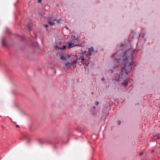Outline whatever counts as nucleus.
<instances>
[{
  "instance_id": "1",
  "label": "nucleus",
  "mask_w": 160,
  "mask_h": 160,
  "mask_svg": "<svg viewBox=\"0 0 160 160\" xmlns=\"http://www.w3.org/2000/svg\"><path fill=\"white\" fill-rule=\"evenodd\" d=\"M130 50H126L123 57V60L121 64V72L118 75L119 83L123 86H125L128 84L127 80L123 79L124 77L128 74L129 70L133 67L132 57L126 54V53Z\"/></svg>"
},
{
  "instance_id": "2",
  "label": "nucleus",
  "mask_w": 160,
  "mask_h": 160,
  "mask_svg": "<svg viewBox=\"0 0 160 160\" xmlns=\"http://www.w3.org/2000/svg\"><path fill=\"white\" fill-rule=\"evenodd\" d=\"M78 45H79L78 44L77 45V44H74V43H71V42H69L68 44V48H70L73 47L75 46H78Z\"/></svg>"
},
{
  "instance_id": "3",
  "label": "nucleus",
  "mask_w": 160,
  "mask_h": 160,
  "mask_svg": "<svg viewBox=\"0 0 160 160\" xmlns=\"http://www.w3.org/2000/svg\"><path fill=\"white\" fill-rule=\"evenodd\" d=\"M93 51V48L92 47H91L88 49V53L89 56H91Z\"/></svg>"
},
{
  "instance_id": "4",
  "label": "nucleus",
  "mask_w": 160,
  "mask_h": 160,
  "mask_svg": "<svg viewBox=\"0 0 160 160\" xmlns=\"http://www.w3.org/2000/svg\"><path fill=\"white\" fill-rule=\"evenodd\" d=\"M48 23L51 26H54L55 24L53 21L52 22L50 20L48 21Z\"/></svg>"
},
{
  "instance_id": "5",
  "label": "nucleus",
  "mask_w": 160,
  "mask_h": 160,
  "mask_svg": "<svg viewBox=\"0 0 160 160\" xmlns=\"http://www.w3.org/2000/svg\"><path fill=\"white\" fill-rule=\"evenodd\" d=\"M60 58L62 60H66V58L64 57V56L63 55H62L60 57Z\"/></svg>"
},
{
  "instance_id": "6",
  "label": "nucleus",
  "mask_w": 160,
  "mask_h": 160,
  "mask_svg": "<svg viewBox=\"0 0 160 160\" xmlns=\"http://www.w3.org/2000/svg\"><path fill=\"white\" fill-rule=\"evenodd\" d=\"M81 62L83 64H85L86 65V66H88V64H89V62L88 63H87L86 62Z\"/></svg>"
},
{
  "instance_id": "7",
  "label": "nucleus",
  "mask_w": 160,
  "mask_h": 160,
  "mask_svg": "<svg viewBox=\"0 0 160 160\" xmlns=\"http://www.w3.org/2000/svg\"><path fill=\"white\" fill-rule=\"evenodd\" d=\"M81 59L82 61H84L85 60V59L84 58V57L83 55H82L81 57Z\"/></svg>"
},
{
  "instance_id": "8",
  "label": "nucleus",
  "mask_w": 160,
  "mask_h": 160,
  "mask_svg": "<svg viewBox=\"0 0 160 160\" xmlns=\"http://www.w3.org/2000/svg\"><path fill=\"white\" fill-rule=\"evenodd\" d=\"M66 46L65 45H63L62 47H61L60 48L61 49H65L66 48Z\"/></svg>"
},
{
  "instance_id": "9",
  "label": "nucleus",
  "mask_w": 160,
  "mask_h": 160,
  "mask_svg": "<svg viewBox=\"0 0 160 160\" xmlns=\"http://www.w3.org/2000/svg\"><path fill=\"white\" fill-rule=\"evenodd\" d=\"M27 27L28 28V29L29 30H31V27L29 26V25H27Z\"/></svg>"
},
{
  "instance_id": "10",
  "label": "nucleus",
  "mask_w": 160,
  "mask_h": 160,
  "mask_svg": "<svg viewBox=\"0 0 160 160\" xmlns=\"http://www.w3.org/2000/svg\"><path fill=\"white\" fill-rule=\"evenodd\" d=\"M48 21L50 20V21H51V20H52V18L51 17H49L48 18Z\"/></svg>"
},
{
  "instance_id": "11",
  "label": "nucleus",
  "mask_w": 160,
  "mask_h": 160,
  "mask_svg": "<svg viewBox=\"0 0 160 160\" xmlns=\"http://www.w3.org/2000/svg\"><path fill=\"white\" fill-rule=\"evenodd\" d=\"M77 62V60L74 61H72V65L73 64H76Z\"/></svg>"
},
{
  "instance_id": "12",
  "label": "nucleus",
  "mask_w": 160,
  "mask_h": 160,
  "mask_svg": "<svg viewBox=\"0 0 160 160\" xmlns=\"http://www.w3.org/2000/svg\"><path fill=\"white\" fill-rule=\"evenodd\" d=\"M70 63L68 62L65 64V65L67 67L68 65H70Z\"/></svg>"
},
{
  "instance_id": "13",
  "label": "nucleus",
  "mask_w": 160,
  "mask_h": 160,
  "mask_svg": "<svg viewBox=\"0 0 160 160\" xmlns=\"http://www.w3.org/2000/svg\"><path fill=\"white\" fill-rule=\"evenodd\" d=\"M118 122L119 125H120L121 124V121L120 120H118Z\"/></svg>"
},
{
  "instance_id": "14",
  "label": "nucleus",
  "mask_w": 160,
  "mask_h": 160,
  "mask_svg": "<svg viewBox=\"0 0 160 160\" xmlns=\"http://www.w3.org/2000/svg\"><path fill=\"white\" fill-rule=\"evenodd\" d=\"M116 60L118 62V63H119L120 62V60L119 59H116Z\"/></svg>"
},
{
  "instance_id": "15",
  "label": "nucleus",
  "mask_w": 160,
  "mask_h": 160,
  "mask_svg": "<svg viewBox=\"0 0 160 160\" xmlns=\"http://www.w3.org/2000/svg\"><path fill=\"white\" fill-rule=\"evenodd\" d=\"M95 104L98 105L99 104V102H96Z\"/></svg>"
},
{
  "instance_id": "16",
  "label": "nucleus",
  "mask_w": 160,
  "mask_h": 160,
  "mask_svg": "<svg viewBox=\"0 0 160 160\" xmlns=\"http://www.w3.org/2000/svg\"><path fill=\"white\" fill-rule=\"evenodd\" d=\"M44 26L46 28H47L48 27V25H44Z\"/></svg>"
},
{
  "instance_id": "17",
  "label": "nucleus",
  "mask_w": 160,
  "mask_h": 160,
  "mask_svg": "<svg viewBox=\"0 0 160 160\" xmlns=\"http://www.w3.org/2000/svg\"><path fill=\"white\" fill-rule=\"evenodd\" d=\"M110 71L112 73L113 72V71L112 69H110Z\"/></svg>"
},
{
  "instance_id": "18",
  "label": "nucleus",
  "mask_w": 160,
  "mask_h": 160,
  "mask_svg": "<svg viewBox=\"0 0 160 160\" xmlns=\"http://www.w3.org/2000/svg\"><path fill=\"white\" fill-rule=\"evenodd\" d=\"M41 2V0H38V2L39 3H40Z\"/></svg>"
},
{
  "instance_id": "19",
  "label": "nucleus",
  "mask_w": 160,
  "mask_h": 160,
  "mask_svg": "<svg viewBox=\"0 0 160 160\" xmlns=\"http://www.w3.org/2000/svg\"><path fill=\"white\" fill-rule=\"evenodd\" d=\"M81 59V58H77V60H77V61L78 60H80Z\"/></svg>"
},
{
  "instance_id": "20",
  "label": "nucleus",
  "mask_w": 160,
  "mask_h": 160,
  "mask_svg": "<svg viewBox=\"0 0 160 160\" xmlns=\"http://www.w3.org/2000/svg\"><path fill=\"white\" fill-rule=\"evenodd\" d=\"M143 154V152H140V155H142Z\"/></svg>"
},
{
  "instance_id": "21",
  "label": "nucleus",
  "mask_w": 160,
  "mask_h": 160,
  "mask_svg": "<svg viewBox=\"0 0 160 160\" xmlns=\"http://www.w3.org/2000/svg\"><path fill=\"white\" fill-rule=\"evenodd\" d=\"M52 20H53V21H56L57 20H56V19H52Z\"/></svg>"
},
{
  "instance_id": "22",
  "label": "nucleus",
  "mask_w": 160,
  "mask_h": 160,
  "mask_svg": "<svg viewBox=\"0 0 160 160\" xmlns=\"http://www.w3.org/2000/svg\"><path fill=\"white\" fill-rule=\"evenodd\" d=\"M102 80H104V78H102Z\"/></svg>"
},
{
  "instance_id": "23",
  "label": "nucleus",
  "mask_w": 160,
  "mask_h": 160,
  "mask_svg": "<svg viewBox=\"0 0 160 160\" xmlns=\"http://www.w3.org/2000/svg\"><path fill=\"white\" fill-rule=\"evenodd\" d=\"M92 114L93 115H96V113H94V112H93V113H92Z\"/></svg>"
},
{
  "instance_id": "24",
  "label": "nucleus",
  "mask_w": 160,
  "mask_h": 160,
  "mask_svg": "<svg viewBox=\"0 0 160 160\" xmlns=\"http://www.w3.org/2000/svg\"><path fill=\"white\" fill-rule=\"evenodd\" d=\"M16 127H19V126H18V125H16Z\"/></svg>"
},
{
  "instance_id": "25",
  "label": "nucleus",
  "mask_w": 160,
  "mask_h": 160,
  "mask_svg": "<svg viewBox=\"0 0 160 160\" xmlns=\"http://www.w3.org/2000/svg\"><path fill=\"white\" fill-rule=\"evenodd\" d=\"M2 44L3 45H4V42H3V40H2Z\"/></svg>"
},
{
  "instance_id": "26",
  "label": "nucleus",
  "mask_w": 160,
  "mask_h": 160,
  "mask_svg": "<svg viewBox=\"0 0 160 160\" xmlns=\"http://www.w3.org/2000/svg\"><path fill=\"white\" fill-rule=\"evenodd\" d=\"M115 54H113L112 55V57H114V55H115Z\"/></svg>"
},
{
  "instance_id": "27",
  "label": "nucleus",
  "mask_w": 160,
  "mask_h": 160,
  "mask_svg": "<svg viewBox=\"0 0 160 160\" xmlns=\"http://www.w3.org/2000/svg\"><path fill=\"white\" fill-rule=\"evenodd\" d=\"M60 22V21H59V20H58V23H59Z\"/></svg>"
},
{
  "instance_id": "28",
  "label": "nucleus",
  "mask_w": 160,
  "mask_h": 160,
  "mask_svg": "<svg viewBox=\"0 0 160 160\" xmlns=\"http://www.w3.org/2000/svg\"><path fill=\"white\" fill-rule=\"evenodd\" d=\"M68 57H69H69H70V55H68Z\"/></svg>"
},
{
  "instance_id": "29",
  "label": "nucleus",
  "mask_w": 160,
  "mask_h": 160,
  "mask_svg": "<svg viewBox=\"0 0 160 160\" xmlns=\"http://www.w3.org/2000/svg\"><path fill=\"white\" fill-rule=\"evenodd\" d=\"M93 108H95V107H94H94H93Z\"/></svg>"
},
{
  "instance_id": "30",
  "label": "nucleus",
  "mask_w": 160,
  "mask_h": 160,
  "mask_svg": "<svg viewBox=\"0 0 160 160\" xmlns=\"http://www.w3.org/2000/svg\"><path fill=\"white\" fill-rule=\"evenodd\" d=\"M23 39H24V38H22V39H22V40H23Z\"/></svg>"
},
{
  "instance_id": "31",
  "label": "nucleus",
  "mask_w": 160,
  "mask_h": 160,
  "mask_svg": "<svg viewBox=\"0 0 160 160\" xmlns=\"http://www.w3.org/2000/svg\"><path fill=\"white\" fill-rule=\"evenodd\" d=\"M84 52H86V51H84Z\"/></svg>"
}]
</instances>
